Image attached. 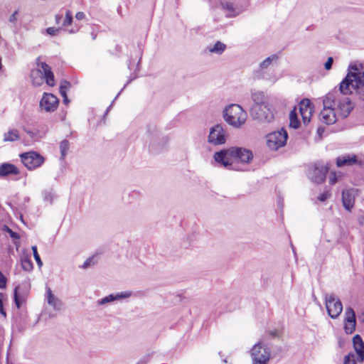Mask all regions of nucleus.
<instances>
[{
	"label": "nucleus",
	"instance_id": "1",
	"mask_svg": "<svg viewBox=\"0 0 364 364\" xmlns=\"http://www.w3.org/2000/svg\"><path fill=\"white\" fill-rule=\"evenodd\" d=\"M253 158L251 150L232 146L228 149H223L214 154V159L224 167L229 169L237 170V166L239 164H249Z\"/></svg>",
	"mask_w": 364,
	"mask_h": 364
},
{
	"label": "nucleus",
	"instance_id": "2",
	"mask_svg": "<svg viewBox=\"0 0 364 364\" xmlns=\"http://www.w3.org/2000/svg\"><path fill=\"white\" fill-rule=\"evenodd\" d=\"M37 65L39 69L33 70L31 73L33 84L38 86L42 83V77H40L42 74L48 85L50 87L55 86V77L51 68L45 62L37 63Z\"/></svg>",
	"mask_w": 364,
	"mask_h": 364
},
{
	"label": "nucleus",
	"instance_id": "3",
	"mask_svg": "<svg viewBox=\"0 0 364 364\" xmlns=\"http://www.w3.org/2000/svg\"><path fill=\"white\" fill-rule=\"evenodd\" d=\"M224 118L227 123L237 128L245 124L247 113L240 105L232 104L225 109Z\"/></svg>",
	"mask_w": 364,
	"mask_h": 364
},
{
	"label": "nucleus",
	"instance_id": "4",
	"mask_svg": "<svg viewBox=\"0 0 364 364\" xmlns=\"http://www.w3.org/2000/svg\"><path fill=\"white\" fill-rule=\"evenodd\" d=\"M252 116L263 123H269L274 120V114L264 103L256 102L251 108Z\"/></svg>",
	"mask_w": 364,
	"mask_h": 364
},
{
	"label": "nucleus",
	"instance_id": "5",
	"mask_svg": "<svg viewBox=\"0 0 364 364\" xmlns=\"http://www.w3.org/2000/svg\"><path fill=\"white\" fill-rule=\"evenodd\" d=\"M23 164L30 171L40 167L45 161V158L36 151H28L20 154Z\"/></svg>",
	"mask_w": 364,
	"mask_h": 364
},
{
	"label": "nucleus",
	"instance_id": "6",
	"mask_svg": "<svg viewBox=\"0 0 364 364\" xmlns=\"http://www.w3.org/2000/svg\"><path fill=\"white\" fill-rule=\"evenodd\" d=\"M287 136V133L284 129L270 133L267 136V145L272 150H277L285 145Z\"/></svg>",
	"mask_w": 364,
	"mask_h": 364
},
{
	"label": "nucleus",
	"instance_id": "7",
	"mask_svg": "<svg viewBox=\"0 0 364 364\" xmlns=\"http://www.w3.org/2000/svg\"><path fill=\"white\" fill-rule=\"evenodd\" d=\"M326 307L328 315L332 318H337L343 310L341 301L333 294H327L325 298Z\"/></svg>",
	"mask_w": 364,
	"mask_h": 364
},
{
	"label": "nucleus",
	"instance_id": "8",
	"mask_svg": "<svg viewBox=\"0 0 364 364\" xmlns=\"http://www.w3.org/2000/svg\"><path fill=\"white\" fill-rule=\"evenodd\" d=\"M299 109L304 124H307L314 113V105L309 99H303L299 104Z\"/></svg>",
	"mask_w": 364,
	"mask_h": 364
},
{
	"label": "nucleus",
	"instance_id": "9",
	"mask_svg": "<svg viewBox=\"0 0 364 364\" xmlns=\"http://www.w3.org/2000/svg\"><path fill=\"white\" fill-rule=\"evenodd\" d=\"M208 142L214 145H221L225 143V132L221 125L216 124L210 129Z\"/></svg>",
	"mask_w": 364,
	"mask_h": 364
},
{
	"label": "nucleus",
	"instance_id": "10",
	"mask_svg": "<svg viewBox=\"0 0 364 364\" xmlns=\"http://www.w3.org/2000/svg\"><path fill=\"white\" fill-rule=\"evenodd\" d=\"M336 165L338 168L353 166L354 165H361V161L358 160L357 155L354 154H347L338 156L336 159Z\"/></svg>",
	"mask_w": 364,
	"mask_h": 364
},
{
	"label": "nucleus",
	"instance_id": "11",
	"mask_svg": "<svg viewBox=\"0 0 364 364\" xmlns=\"http://www.w3.org/2000/svg\"><path fill=\"white\" fill-rule=\"evenodd\" d=\"M59 100L53 94L44 93L40 102V106L46 112H53L58 106Z\"/></svg>",
	"mask_w": 364,
	"mask_h": 364
},
{
	"label": "nucleus",
	"instance_id": "12",
	"mask_svg": "<svg viewBox=\"0 0 364 364\" xmlns=\"http://www.w3.org/2000/svg\"><path fill=\"white\" fill-rule=\"evenodd\" d=\"M355 81H356V73H348L340 83L341 92L345 95L352 93L355 89Z\"/></svg>",
	"mask_w": 364,
	"mask_h": 364
},
{
	"label": "nucleus",
	"instance_id": "13",
	"mask_svg": "<svg viewBox=\"0 0 364 364\" xmlns=\"http://www.w3.org/2000/svg\"><path fill=\"white\" fill-rule=\"evenodd\" d=\"M356 319L354 310L352 308H347L344 319V331L348 334L353 333L355 330Z\"/></svg>",
	"mask_w": 364,
	"mask_h": 364
},
{
	"label": "nucleus",
	"instance_id": "14",
	"mask_svg": "<svg viewBox=\"0 0 364 364\" xmlns=\"http://www.w3.org/2000/svg\"><path fill=\"white\" fill-rule=\"evenodd\" d=\"M353 108V105L350 99L347 97H343L338 100L337 105L338 114L342 118L346 117Z\"/></svg>",
	"mask_w": 364,
	"mask_h": 364
},
{
	"label": "nucleus",
	"instance_id": "15",
	"mask_svg": "<svg viewBox=\"0 0 364 364\" xmlns=\"http://www.w3.org/2000/svg\"><path fill=\"white\" fill-rule=\"evenodd\" d=\"M355 195L353 189L344 190L342 192V203L345 209L351 211L355 204Z\"/></svg>",
	"mask_w": 364,
	"mask_h": 364
},
{
	"label": "nucleus",
	"instance_id": "16",
	"mask_svg": "<svg viewBox=\"0 0 364 364\" xmlns=\"http://www.w3.org/2000/svg\"><path fill=\"white\" fill-rule=\"evenodd\" d=\"M353 345L354 350L350 353H355L357 358L360 361L364 360V342L359 335H355L353 338Z\"/></svg>",
	"mask_w": 364,
	"mask_h": 364
},
{
	"label": "nucleus",
	"instance_id": "17",
	"mask_svg": "<svg viewBox=\"0 0 364 364\" xmlns=\"http://www.w3.org/2000/svg\"><path fill=\"white\" fill-rule=\"evenodd\" d=\"M320 120L326 124H333L337 120L335 109H323L319 114Z\"/></svg>",
	"mask_w": 364,
	"mask_h": 364
},
{
	"label": "nucleus",
	"instance_id": "18",
	"mask_svg": "<svg viewBox=\"0 0 364 364\" xmlns=\"http://www.w3.org/2000/svg\"><path fill=\"white\" fill-rule=\"evenodd\" d=\"M20 174L19 169L10 163H3L0 165V177H6L9 176H18Z\"/></svg>",
	"mask_w": 364,
	"mask_h": 364
},
{
	"label": "nucleus",
	"instance_id": "19",
	"mask_svg": "<svg viewBox=\"0 0 364 364\" xmlns=\"http://www.w3.org/2000/svg\"><path fill=\"white\" fill-rule=\"evenodd\" d=\"M354 91L358 97L364 100V73H356V81L354 83Z\"/></svg>",
	"mask_w": 364,
	"mask_h": 364
},
{
	"label": "nucleus",
	"instance_id": "20",
	"mask_svg": "<svg viewBox=\"0 0 364 364\" xmlns=\"http://www.w3.org/2000/svg\"><path fill=\"white\" fill-rule=\"evenodd\" d=\"M61 18H62L61 15L56 14L55 16V23L58 25L61 24V26L63 27H68V26H70L73 21V16L72 11L70 10H67L65 11V19L63 20V21L62 23L60 22Z\"/></svg>",
	"mask_w": 364,
	"mask_h": 364
},
{
	"label": "nucleus",
	"instance_id": "21",
	"mask_svg": "<svg viewBox=\"0 0 364 364\" xmlns=\"http://www.w3.org/2000/svg\"><path fill=\"white\" fill-rule=\"evenodd\" d=\"M257 348V347H255L251 350V355L253 358V364H267V361L269 360V355L267 353H264L263 355H259L256 351V349Z\"/></svg>",
	"mask_w": 364,
	"mask_h": 364
},
{
	"label": "nucleus",
	"instance_id": "22",
	"mask_svg": "<svg viewBox=\"0 0 364 364\" xmlns=\"http://www.w3.org/2000/svg\"><path fill=\"white\" fill-rule=\"evenodd\" d=\"M336 97L333 93H328L323 100V109H335L334 106L336 105Z\"/></svg>",
	"mask_w": 364,
	"mask_h": 364
},
{
	"label": "nucleus",
	"instance_id": "23",
	"mask_svg": "<svg viewBox=\"0 0 364 364\" xmlns=\"http://www.w3.org/2000/svg\"><path fill=\"white\" fill-rule=\"evenodd\" d=\"M22 269L26 272H31L33 269V264L31 257L28 255H23L21 257Z\"/></svg>",
	"mask_w": 364,
	"mask_h": 364
},
{
	"label": "nucleus",
	"instance_id": "24",
	"mask_svg": "<svg viewBox=\"0 0 364 364\" xmlns=\"http://www.w3.org/2000/svg\"><path fill=\"white\" fill-rule=\"evenodd\" d=\"M289 125L294 129H297L300 125V122L297 117L296 107H294L289 113Z\"/></svg>",
	"mask_w": 364,
	"mask_h": 364
},
{
	"label": "nucleus",
	"instance_id": "25",
	"mask_svg": "<svg viewBox=\"0 0 364 364\" xmlns=\"http://www.w3.org/2000/svg\"><path fill=\"white\" fill-rule=\"evenodd\" d=\"M20 139L19 132L17 129H12L4 135V141H15Z\"/></svg>",
	"mask_w": 364,
	"mask_h": 364
},
{
	"label": "nucleus",
	"instance_id": "26",
	"mask_svg": "<svg viewBox=\"0 0 364 364\" xmlns=\"http://www.w3.org/2000/svg\"><path fill=\"white\" fill-rule=\"evenodd\" d=\"M2 230L9 235V236L14 240V243L15 245H18L20 235L18 232H14L9 226L6 225H3Z\"/></svg>",
	"mask_w": 364,
	"mask_h": 364
},
{
	"label": "nucleus",
	"instance_id": "27",
	"mask_svg": "<svg viewBox=\"0 0 364 364\" xmlns=\"http://www.w3.org/2000/svg\"><path fill=\"white\" fill-rule=\"evenodd\" d=\"M361 362L362 361L358 360L355 353H348L344 358L343 364H357V363Z\"/></svg>",
	"mask_w": 364,
	"mask_h": 364
},
{
	"label": "nucleus",
	"instance_id": "28",
	"mask_svg": "<svg viewBox=\"0 0 364 364\" xmlns=\"http://www.w3.org/2000/svg\"><path fill=\"white\" fill-rule=\"evenodd\" d=\"M47 300L48 303L54 307H55L58 305V300L54 296L50 287L47 288Z\"/></svg>",
	"mask_w": 364,
	"mask_h": 364
},
{
	"label": "nucleus",
	"instance_id": "29",
	"mask_svg": "<svg viewBox=\"0 0 364 364\" xmlns=\"http://www.w3.org/2000/svg\"><path fill=\"white\" fill-rule=\"evenodd\" d=\"M70 85V82L67 80H63L60 82V93L65 100H67V90L69 89Z\"/></svg>",
	"mask_w": 364,
	"mask_h": 364
},
{
	"label": "nucleus",
	"instance_id": "30",
	"mask_svg": "<svg viewBox=\"0 0 364 364\" xmlns=\"http://www.w3.org/2000/svg\"><path fill=\"white\" fill-rule=\"evenodd\" d=\"M225 48L226 46L224 43L220 41H217L213 47L210 49V51L211 53L220 54L225 50Z\"/></svg>",
	"mask_w": 364,
	"mask_h": 364
},
{
	"label": "nucleus",
	"instance_id": "31",
	"mask_svg": "<svg viewBox=\"0 0 364 364\" xmlns=\"http://www.w3.org/2000/svg\"><path fill=\"white\" fill-rule=\"evenodd\" d=\"M255 347L258 348L256 349V351L259 355H263L264 353H267L269 355V358H270V351L265 345H262L261 343H258L255 344L252 349H254Z\"/></svg>",
	"mask_w": 364,
	"mask_h": 364
},
{
	"label": "nucleus",
	"instance_id": "32",
	"mask_svg": "<svg viewBox=\"0 0 364 364\" xmlns=\"http://www.w3.org/2000/svg\"><path fill=\"white\" fill-rule=\"evenodd\" d=\"M314 180L317 183H322L326 178V172H323L318 168L314 170Z\"/></svg>",
	"mask_w": 364,
	"mask_h": 364
},
{
	"label": "nucleus",
	"instance_id": "33",
	"mask_svg": "<svg viewBox=\"0 0 364 364\" xmlns=\"http://www.w3.org/2000/svg\"><path fill=\"white\" fill-rule=\"evenodd\" d=\"M343 176V174L341 172L337 173L336 171H331L329 174V183L331 185L335 184L338 182L339 179H341Z\"/></svg>",
	"mask_w": 364,
	"mask_h": 364
},
{
	"label": "nucleus",
	"instance_id": "34",
	"mask_svg": "<svg viewBox=\"0 0 364 364\" xmlns=\"http://www.w3.org/2000/svg\"><path fill=\"white\" fill-rule=\"evenodd\" d=\"M69 141L68 140H63L60 144V149L61 153V158L64 159L66 156L67 151L69 149Z\"/></svg>",
	"mask_w": 364,
	"mask_h": 364
},
{
	"label": "nucleus",
	"instance_id": "35",
	"mask_svg": "<svg viewBox=\"0 0 364 364\" xmlns=\"http://www.w3.org/2000/svg\"><path fill=\"white\" fill-rule=\"evenodd\" d=\"M277 58L278 57L276 55L268 57L261 63L260 68L262 69L267 68L273 60H277Z\"/></svg>",
	"mask_w": 364,
	"mask_h": 364
},
{
	"label": "nucleus",
	"instance_id": "36",
	"mask_svg": "<svg viewBox=\"0 0 364 364\" xmlns=\"http://www.w3.org/2000/svg\"><path fill=\"white\" fill-rule=\"evenodd\" d=\"M18 289H19L18 286L14 289V302H15L16 307L18 309H20L21 306V304L23 303V300H21V299L18 296Z\"/></svg>",
	"mask_w": 364,
	"mask_h": 364
},
{
	"label": "nucleus",
	"instance_id": "37",
	"mask_svg": "<svg viewBox=\"0 0 364 364\" xmlns=\"http://www.w3.org/2000/svg\"><path fill=\"white\" fill-rule=\"evenodd\" d=\"M34 259L39 267H41L43 265V262L41 259L40 255L38 253L37 247L36 246H32L31 247Z\"/></svg>",
	"mask_w": 364,
	"mask_h": 364
},
{
	"label": "nucleus",
	"instance_id": "38",
	"mask_svg": "<svg viewBox=\"0 0 364 364\" xmlns=\"http://www.w3.org/2000/svg\"><path fill=\"white\" fill-rule=\"evenodd\" d=\"M61 28L48 27L46 28V33L50 36H55L61 31Z\"/></svg>",
	"mask_w": 364,
	"mask_h": 364
},
{
	"label": "nucleus",
	"instance_id": "39",
	"mask_svg": "<svg viewBox=\"0 0 364 364\" xmlns=\"http://www.w3.org/2000/svg\"><path fill=\"white\" fill-rule=\"evenodd\" d=\"M121 297H124V296L118 295L117 296H114L113 295L111 294V295H109L108 296H106L104 299H102V301L100 303L101 304H105L107 302L114 301L117 298H121Z\"/></svg>",
	"mask_w": 364,
	"mask_h": 364
},
{
	"label": "nucleus",
	"instance_id": "40",
	"mask_svg": "<svg viewBox=\"0 0 364 364\" xmlns=\"http://www.w3.org/2000/svg\"><path fill=\"white\" fill-rule=\"evenodd\" d=\"M4 294L3 293H1L0 292V314L1 315H3L4 317H6V313L4 309V305H3V301L4 299Z\"/></svg>",
	"mask_w": 364,
	"mask_h": 364
},
{
	"label": "nucleus",
	"instance_id": "41",
	"mask_svg": "<svg viewBox=\"0 0 364 364\" xmlns=\"http://www.w3.org/2000/svg\"><path fill=\"white\" fill-rule=\"evenodd\" d=\"M223 7L229 11L230 13L232 14L235 12V9L232 4V3L230 2H225L222 4Z\"/></svg>",
	"mask_w": 364,
	"mask_h": 364
},
{
	"label": "nucleus",
	"instance_id": "42",
	"mask_svg": "<svg viewBox=\"0 0 364 364\" xmlns=\"http://www.w3.org/2000/svg\"><path fill=\"white\" fill-rule=\"evenodd\" d=\"M331 196V193L330 191H325L323 192V193H321V195H319L318 196V200L321 201V202H324L326 201L328 198H329Z\"/></svg>",
	"mask_w": 364,
	"mask_h": 364
},
{
	"label": "nucleus",
	"instance_id": "43",
	"mask_svg": "<svg viewBox=\"0 0 364 364\" xmlns=\"http://www.w3.org/2000/svg\"><path fill=\"white\" fill-rule=\"evenodd\" d=\"M6 277L0 271V289H5L6 287Z\"/></svg>",
	"mask_w": 364,
	"mask_h": 364
},
{
	"label": "nucleus",
	"instance_id": "44",
	"mask_svg": "<svg viewBox=\"0 0 364 364\" xmlns=\"http://www.w3.org/2000/svg\"><path fill=\"white\" fill-rule=\"evenodd\" d=\"M95 264V262H94V257H90L89 258H87L85 262L83 263L82 267L85 269L87 267H88L89 266Z\"/></svg>",
	"mask_w": 364,
	"mask_h": 364
},
{
	"label": "nucleus",
	"instance_id": "45",
	"mask_svg": "<svg viewBox=\"0 0 364 364\" xmlns=\"http://www.w3.org/2000/svg\"><path fill=\"white\" fill-rule=\"evenodd\" d=\"M333 59L332 57H329L327 60V61L324 64V68L326 70H329L333 65Z\"/></svg>",
	"mask_w": 364,
	"mask_h": 364
},
{
	"label": "nucleus",
	"instance_id": "46",
	"mask_svg": "<svg viewBox=\"0 0 364 364\" xmlns=\"http://www.w3.org/2000/svg\"><path fill=\"white\" fill-rule=\"evenodd\" d=\"M75 18L77 20H83L85 18V14L82 11H78L75 14Z\"/></svg>",
	"mask_w": 364,
	"mask_h": 364
},
{
	"label": "nucleus",
	"instance_id": "47",
	"mask_svg": "<svg viewBox=\"0 0 364 364\" xmlns=\"http://www.w3.org/2000/svg\"><path fill=\"white\" fill-rule=\"evenodd\" d=\"M17 13H18L17 11L14 12V14L9 17V21H11V22H15L16 21Z\"/></svg>",
	"mask_w": 364,
	"mask_h": 364
},
{
	"label": "nucleus",
	"instance_id": "48",
	"mask_svg": "<svg viewBox=\"0 0 364 364\" xmlns=\"http://www.w3.org/2000/svg\"><path fill=\"white\" fill-rule=\"evenodd\" d=\"M269 335L271 336H279V333L277 332V331H269Z\"/></svg>",
	"mask_w": 364,
	"mask_h": 364
},
{
	"label": "nucleus",
	"instance_id": "49",
	"mask_svg": "<svg viewBox=\"0 0 364 364\" xmlns=\"http://www.w3.org/2000/svg\"><path fill=\"white\" fill-rule=\"evenodd\" d=\"M78 31V28L69 30V33H74Z\"/></svg>",
	"mask_w": 364,
	"mask_h": 364
},
{
	"label": "nucleus",
	"instance_id": "50",
	"mask_svg": "<svg viewBox=\"0 0 364 364\" xmlns=\"http://www.w3.org/2000/svg\"><path fill=\"white\" fill-rule=\"evenodd\" d=\"M116 50L118 51V52H120L121 51V48L119 46H116Z\"/></svg>",
	"mask_w": 364,
	"mask_h": 364
},
{
	"label": "nucleus",
	"instance_id": "51",
	"mask_svg": "<svg viewBox=\"0 0 364 364\" xmlns=\"http://www.w3.org/2000/svg\"><path fill=\"white\" fill-rule=\"evenodd\" d=\"M63 101H64L65 103L68 102V99H67V100H65V98H63Z\"/></svg>",
	"mask_w": 364,
	"mask_h": 364
},
{
	"label": "nucleus",
	"instance_id": "52",
	"mask_svg": "<svg viewBox=\"0 0 364 364\" xmlns=\"http://www.w3.org/2000/svg\"><path fill=\"white\" fill-rule=\"evenodd\" d=\"M1 69V59L0 58V70Z\"/></svg>",
	"mask_w": 364,
	"mask_h": 364
},
{
	"label": "nucleus",
	"instance_id": "53",
	"mask_svg": "<svg viewBox=\"0 0 364 364\" xmlns=\"http://www.w3.org/2000/svg\"><path fill=\"white\" fill-rule=\"evenodd\" d=\"M363 322L364 323V319L363 320Z\"/></svg>",
	"mask_w": 364,
	"mask_h": 364
}]
</instances>
